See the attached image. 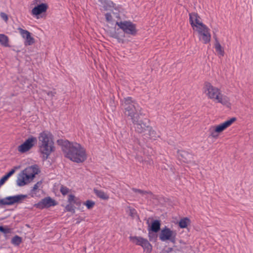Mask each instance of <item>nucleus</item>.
Instances as JSON below:
<instances>
[{
  "label": "nucleus",
  "instance_id": "a878e982",
  "mask_svg": "<svg viewBox=\"0 0 253 253\" xmlns=\"http://www.w3.org/2000/svg\"><path fill=\"white\" fill-rule=\"evenodd\" d=\"M9 39L8 37L4 34H0V43L4 47H9Z\"/></svg>",
  "mask_w": 253,
  "mask_h": 253
},
{
  "label": "nucleus",
  "instance_id": "dca6fc26",
  "mask_svg": "<svg viewBox=\"0 0 253 253\" xmlns=\"http://www.w3.org/2000/svg\"><path fill=\"white\" fill-rule=\"evenodd\" d=\"M236 121V118L235 117L232 118L224 122V123L219 124L216 126V127L218 133L222 132L227 127L230 126L234 122Z\"/></svg>",
  "mask_w": 253,
  "mask_h": 253
},
{
  "label": "nucleus",
  "instance_id": "c9c22d12",
  "mask_svg": "<svg viewBox=\"0 0 253 253\" xmlns=\"http://www.w3.org/2000/svg\"><path fill=\"white\" fill-rule=\"evenodd\" d=\"M69 189L66 186L61 185L60 189V191L64 196L67 195L69 192Z\"/></svg>",
  "mask_w": 253,
  "mask_h": 253
},
{
  "label": "nucleus",
  "instance_id": "423d86ee",
  "mask_svg": "<svg viewBox=\"0 0 253 253\" xmlns=\"http://www.w3.org/2000/svg\"><path fill=\"white\" fill-rule=\"evenodd\" d=\"M146 119L141 120L140 116L138 118H134L132 121L135 131L138 133H142L147 130L150 126L146 122Z\"/></svg>",
  "mask_w": 253,
  "mask_h": 253
},
{
  "label": "nucleus",
  "instance_id": "9d476101",
  "mask_svg": "<svg viewBox=\"0 0 253 253\" xmlns=\"http://www.w3.org/2000/svg\"><path fill=\"white\" fill-rule=\"evenodd\" d=\"M39 147L41 153L43 155L44 160L47 159L55 149L54 143H51L50 144L48 143L39 144Z\"/></svg>",
  "mask_w": 253,
  "mask_h": 253
},
{
  "label": "nucleus",
  "instance_id": "e433bc0d",
  "mask_svg": "<svg viewBox=\"0 0 253 253\" xmlns=\"http://www.w3.org/2000/svg\"><path fill=\"white\" fill-rule=\"evenodd\" d=\"M88 209H92L95 205V202L91 200H87L84 203Z\"/></svg>",
  "mask_w": 253,
  "mask_h": 253
},
{
  "label": "nucleus",
  "instance_id": "4c0bfd02",
  "mask_svg": "<svg viewBox=\"0 0 253 253\" xmlns=\"http://www.w3.org/2000/svg\"><path fill=\"white\" fill-rule=\"evenodd\" d=\"M65 210L67 211H71L75 213V207L72 204H69L65 207Z\"/></svg>",
  "mask_w": 253,
  "mask_h": 253
},
{
  "label": "nucleus",
  "instance_id": "20e7f679",
  "mask_svg": "<svg viewBox=\"0 0 253 253\" xmlns=\"http://www.w3.org/2000/svg\"><path fill=\"white\" fill-rule=\"evenodd\" d=\"M176 232L171 230L170 228L165 226L163 228L159 234V238L162 241H169L173 244L176 243Z\"/></svg>",
  "mask_w": 253,
  "mask_h": 253
},
{
  "label": "nucleus",
  "instance_id": "f8f14e48",
  "mask_svg": "<svg viewBox=\"0 0 253 253\" xmlns=\"http://www.w3.org/2000/svg\"><path fill=\"white\" fill-rule=\"evenodd\" d=\"M56 205L55 201L52 199L50 197H46L42 199L37 204L35 205V207L36 208L42 209L45 208H49L51 206H54Z\"/></svg>",
  "mask_w": 253,
  "mask_h": 253
},
{
  "label": "nucleus",
  "instance_id": "39448f33",
  "mask_svg": "<svg viewBox=\"0 0 253 253\" xmlns=\"http://www.w3.org/2000/svg\"><path fill=\"white\" fill-rule=\"evenodd\" d=\"M116 24L125 33L132 36L135 35L137 33L135 24L130 21L117 22Z\"/></svg>",
  "mask_w": 253,
  "mask_h": 253
},
{
  "label": "nucleus",
  "instance_id": "7c9ffc66",
  "mask_svg": "<svg viewBox=\"0 0 253 253\" xmlns=\"http://www.w3.org/2000/svg\"><path fill=\"white\" fill-rule=\"evenodd\" d=\"M94 192L98 197L102 199L107 200L109 199V196L102 190L94 189Z\"/></svg>",
  "mask_w": 253,
  "mask_h": 253
},
{
  "label": "nucleus",
  "instance_id": "f704fd0d",
  "mask_svg": "<svg viewBox=\"0 0 253 253\" xmlns=\"http://www.w3.org/2000/svg\"><path fill=\"white\" fill-rule=\"evenodd\" d=\"M42 182L41 181H38L36 184H35L34 185L31 191V194H32V196H33L34 194H36L35 192L39 188V187L42 184Z\"/></svg>",
  "mask_w": 253,
  "mask_h": 253
},
{
  "label": "nucleus",
  "instance_id": "7ed1b4c3",
  "mask_svg": "<svg viewBox=\"0 0 253 253\" xmlns=\"http://www.w3.org/2000/svg\"><path fill=\"white\" fill-rule=\"evenodd\" d=\"M122 105L125 110V114L130 117L131 120L134 118H138L141 115V107L131 97L125 98L122 101Z\"/></svg>",
  "mask_w": 253,
  "mask_h": 253
},
{
  "label": "nucleus",
  "instance_id": "a18cd8bd",
  "mask_svg": "<svg viewBox=\"0 0 253 253\" xmlns=\"http://www.w3.org/2000/svg\"><path fill=\"white\" fill-rule=\"evenodd\" d=\"M135 159L139 161V162H143L144 160L141 156L139 155H136L135 156Z\"/></svg>",
  "mask_w": 253,
  "mask_h": 253
},
{
  "label": "nucleus",
  "instance_id": "58836bf2",
  "mask_svg": "<svg viewBox=\"0 0 253 253\" xmlns=\"http://www.w3.org/2000/svg\"><path fill=\"white\" fill-rule=\"evenodd\" d=\"M0 232L4 234H8L11 232V229L7 227H4L3 226H0Z\"/></svg>",
  "mask_w": 253,
  "mask_h": 253
},
{
  "label": "nucleus",
  "instance_id": "37998d69",
  "mask_svg": "<svg viewBox=\"0 0 253 253\" xmlns=\"http://www.w3.org/2000/svg\"><path fill=\"white\" fill-rule=\"evenodd\" d=\"M8 179L4 175L0 179V187Z\"/></svg>",
  "mask_w": 253,
  "mask_h": 253
},
{
  "label": "nucleus",
  "instance_id": "8fccbe9b",
  "mask_svg": "<svg viewBox=\"0 0 253 253\" xmlns=\"http://www.w3.org/2000/svg\"><path fill=\"white\" fill-rule=\"evenodd\" d=\"M150 234H151V233L149 232V237H150H150H151Z\"/></svg>",
  "mask_w": 253,
  "mask_h": 253
},
{
  "label": "nucleus",
  "instance_id": "c03bdc74",
  "mask_svg": "<svg viewBox=\"0 0 253 253\" xmlns=\"http://www.w3.org/2000/svg\"><path fill=\"white\" fill-rule=\"evenodd\" d=\"M15 169H12L8 173L5 175V176L8 178L11 175H12L15 172Z\"/></svg>",
  "mask_w": 253,
  "mask_h": 253
},
{
  "label": "nucleus",
  "instance_id": "09e8293b",
  "mask_svg": "<svg viewBox=\"0 0 253 253\" xmlns=\"http://www.w3.org/2000/svg\"><path fill=\"white\" fill-rule=\"evenodd\" d=\"M1 199H0V202H1ZM0 205L2 206V205H1V202H0Z\"/></svg>",
  "mask_w": 253,
  "mask_h": 253
},
{
  "label": "nucleus",
  "instance_id": "c85d7f7f",
  "mask_svg": "<svg viewBox=\"0 0 253 253\" xmlns=\"http://www.w3.org/2000/svg\"><path fill=\"white\" fill-rule=\"evenodd\" d=\"M209 136L213 138H217L219 136V133L215 127L211 126L209 129Z\"/></svg>",
  "mask_w": 253,
  "mask_h": 253
},
{
  "label": "nucleus",
  "instance_id": "473e14b6",
  "mask_svg": "<svg viewBox=\"0 0 253 253\" xmlns=\"http://www.w3.org/2000/svg\"><path fill=\"white\" fill-rule=\"evenodd\" d=\"M22 242V239L18 236H15L11 240V242L13 244L15 245H19Z\"/></svg>",
  "mask_w": 253,
  "mask_h": 253
},
{
  "label": "nucleus",
  "instance_id": "f257e3e1",
  "mask_svg": "<svg viewBox=\"0 0 253 253\" xmlns=\"http://www.w3.org/2000/svg\"><path fill=\"white\" fill-rule=\"evenodd\" d=\"M63 151L66 157L71 161L79 163L86 159L85 149L77 143H70L68 141L64 142Z\"/></svg>",
  "mask_w": 253,
  "mask_h": 253
},
{
  "label": "nucleus",
  "instance_id": "cd10ccee",
  "mask_svg": "<svg viewBox=\"0 0 253 253\" xmlns=\"http://www.w3.org/2000/svg\"><path fill=\"white\" fill-rule=\"evenodd\" d=\"M68 202L70 204H74L79 206L81 204L80 200L72 194H70L68 196Z\"/></svg>",
  "mask_w": 253,
  "mask_h": 253
},
{
  "label": "nucleus",
  "instance_id": "72a5a7b5",
  "mask_svg": "<svg viewBox=\"0 0 253 253\" xmlns=\"http://www.w3.org/2000/svg\"><path fill=\"white\" fill-rule=\"evenodd\" d=\"M132 190L135 193H138L142 195L146 194L152 195V193L151 191H144V190H142L141 189H136V188H133L132 189Z\"/></svg>",
  "mask_w": 253,
  "mask_h": 253
},
{
  "label": "nucleus",
  "instance_id": "0eeeda50",
  "mask_svg": "<svg viewBox=\"0 0 253 253\" xmlns=\"http://www.w3.org/2000/svg\"><path fill=\"white\" fill-rule=\"evenodd\" d=\"M130 240L137 245L141 246L144 250L150 253L152 250V246L148 240L141 237L130 236Z\"/></svg>",
  "mask_w": 253,
  "mask_h": 253
},
{
  "label": "nucleus",
  "instance_id": "9b49d317",
  "mask_svg": "<svg viewBox=\"0 0 253 253\" xmlns=\"http://www.w3.org/2000/svg\"><path fill=\"white\" fill-rule=\"evenodd\" d=\"M39 144L48 143V144L54 143L53 135L52 134L46 131H44L40 133L39 136Z\"/></svg>",
  "mask_w": 253,
  "mask_h": 253
},
{
  "label": "nucleus",
  "instance_id": "2f4dec72",
  "mask_svg": "<svg viewBox=\"0 0 253 253\" xmlns=\"http://www.w3.org/2000/svg\"><path fill=\"white\" fill-rule=\"evenodd\" d=\"M209 30V28L206 25L203 24L201 25L199 27L195 28L194 30L198 32L199 36L202 33H205Z\"/></svg>",
  "mask_w": 253,
  "mask_h": 253
},
{
  "label": "nucleus",
  "instance_id": "f03ea898",
  "mask_svg": "<svg viewBox=\"0 0 253 253\" xmlns=\"http://www.w3.org/2000/svg\"><path fill=\"white\" fill-rule=\"evenodd\" d=\"M203 92L206 96L215 103H219L226 107H230L231 103L229 98L223 94L219 88L214 86L210 82H205Z\"/></svg>",
  "mask_w": 253,
  "mask_h": 253
},
{
  "label": "nucleus",
  "instance_id": "2eb2a0df",
  "mask_svg": "<svg viewBox=\"0 0 253 253\" xmlns=\"http://www.w3.org/2000/svg\"><path fill=\"white\" fill-rule=\"evenodd\" d=\"M200 20L201 18L197 13L189 14V22L193 30L204 24Z\"/></svg>",
  "mask_w": 253,
  "mask_h": 253
},
{
  "label": "nucleus",
  "instance_id": "412c9836",
  "mask_svg": "<svg viewBox=\"0 0 253 253\" xmlns=\"http://www.w3.org/2000/svg\"><path fill=\"white\" fill-rule=\"evenodd\" d=\"M177 154L178 156L181 157L182 160L185 162H188L192 158L191 154L186 151L178 150Z\"/></svg>",
  "mask_w": 253,
  "mask_h": 253
},
{
  "label": "nucleus",
  "instance_id": "49530a36",
  "mask_svg": "<svg viewBox=\"0 0 253 253\" xmlns=\"http://www.w3.org/2000/svg\"><path fill=\"white\" fill-rule=\"evenodd\" d=\"M172 248H169L168 249V253H169L170 252H171L172 251Z\"/></svg>",
  "mask_w": 253,
  "mask_h": 253
},
{
  "label": "nucleus",
  "instance_id": "5701e85b",
  "mask_svg": "<svg viewBox=\"0 0 253 253\" xmlns=\"http://www.w3.org/2000/svg\"><path fill=\"white\" fill-rule=\"evenodd\" d=\"M211 35L210 33V30L199 36V39L202 40L205 44L209 43L211 41Z\"/></svg>",
  "mask_w": 253,
  "mask_h": 253
},
{
  "label": "nucleus",
  "instance_id": "de8ad7c7",
  "mask_svg": "<svg viewBox=\"0 0 253 253\" xmlns=\"http://www.w3.org/2000/svg\"><path fill=\"white\" fill-rule=\"evenodd\" d=\"M151 162H152V160L149 161L148 162V163H149V164H151Z\"/></svg>",
  "mask_w": 253,
  "mask_h": 253
},
{
  "label": "nucleus",
  "instance_id": "ea45409f",
  "mask_svg": "<svg viewBox=\"0 0 253 253\" xmlns=\"http://www.w3.org/2000/svg\"><path fill=\"white\" fill-rule=\"evenodd\" d=\"M0 15L3 20H4L5 22H7L8 20V16L4 12H1Z\"/></svg>",
  "mask_w": 253,
  "mask_h": 253
},
{
  "label": "nucleus",
  "instance_id": "393cba45",
  "mask_svg": "<svg viewBox=\"0 0 253 253\" xmlns=\"http://www.w3.org/2000/svg\"><path fill=\"white\" fill-rule=\"evenodd\" d=\"M214 38L216 41L215 43V48L216 49V51L218 52V54L222 56H223L224 55V50L222 49L221 45L217 41L216 37L215 36H214Z\"/></svg>",
  "mask_w": 253,
  "mask_h": 253
},
{
  "label": "nucleus",
  "instance_id": "6e6552de",
  "mask_svg": "<svg viewBox=\"0 0 253 253\" xmlns=\"http://www.w3.org/2000/svg\"><path fill=\"white\" fill-rule=\"evenodd\" d=\"M27 197L26 195H17L13 196L7 197L1 199V205H12L15 203H21Z\"/></svg>",
  "mask_w": 253,
  "mask_h": 253
},
{
  "label": "nucleus",
  "instance_id": "1a4fd4ad",
  "mask_svg": "<svg viewBox=\"0 0 253 253\" xmlns=\"http://www.w3.org/2000/svg\"><path fill=\"white\" fill-rule=\"evenodd\" d=\"M37 142V138L35 137H31L28 138L23 144L19 145L18 151L22 153H25L31 149Z\"/></svg>",
  "mask_w": 253,
  "mask_h": 253
},
{
  "label": "nucleus",
  "instance_id": "4be33fe9",
  "mask_svg": "<svg viewBox=\"0 0 253 253\" xmlns=\"http://www.w3.org/2000/svg\"><path fill=\"white\" fill-rule=\"evenodd\" d=\"M147 131L148 132L147 134L149 136L150 139L155 140L160 137L159 133L154 130L152 126H150L147 127Z\"/></svg>",
  "mask_w": 253,
  "mask_h": 253
},
{
  "label": "nucleus",
  "instance_id": "79ce46f5",
  "mask_svg": "<svg viewBox=\"0 0 253 253\" xmlns=\"http://www.w3.org/2000/svg\"><path fill=\"white\" fill-rule=\"evenodd\" d=\"M105 18H106V21H107L108 22H110L112 20V17L111 14L109 13H107L105 14Z\"/></svg>",
  "mask_w": 253,
  "mask_h": 253
},
{
  "label": "nucleus",
  "instance_id": "a211bd4d",
  "mask_svg": "<svg viewBox=\"0 0 253 253\" xmlns=\"http://www.w3.org/2000/svg\"><path fill=\"white\" fill-rule=\"evenodd\" d=\"M48 8V5L46 3H42L37 6H35L32 10V14L33 15H38L43 12L46 11Z\"/></svg>",
  "mask_w": 253,
  "mask_h": 253
},
{
  "label": "nucleus",
  "instance_id": "a19ab883",
  "mask_svg": "<svg viewBox=\"0 0 253 253\" xmlns=\"http://www.w3.org/2000/svg\"><path fill=\"white\" fill-rule=\"evenodd\" d=\"M43 92H45L47 95L51 97L52 98L54 96V95L56 94L55 91H46L45 90H43Z\"/></svg>",
  "mask_w": 253,
  "mask_h": 253
},
{
  "label": "nucleus",
  "instance_id": "ddd939ff",
  "mask_svg": "<svg viewBox=\"0 0 253 253\" xmlns=\"http://www.w3.org/2000/svg\"><path fill=\"white\" fill-rule=\"evenodd\" d=\"M22 171L31 180H33L36 174H38L40 170L39 167L37 165H35L26 168Z\"/></svg>",
  "mask_w": 253,
  "mask_h": 253
},
{
  "label": "nucleus",
  "instance_id": "6ab92c4d",
  "mask_svg": "<svg viewBox=\"0 0 253 253\" xmlns=\"http://www.w3.org/2000/svg\"><path fill=\"white\" fill-rule=\"evenodd\" d=\"M31 180L22 171L19 173L16 180L17 184L19 186H23L26 185Z\"/></svg>",
  "mask_w": 253,
  "mask_h": 253
},
{
  "label": "nucleus",
  "instance_id": "b1692460",
  "mask_svg": "<svg viewBox=\"0 0 253 253\" xmlns=\"http://www.w3.org/2000/svg\"><path fill=\"white\" fill-rule=\"evenodd\" d=\"M160 221L158 220H155L152 223L151 230L154 232L157 233L160 230Z\"/></svg>",
  "mask_w": 253,
  "mask_h": 253
},
{
  "label": "nucleus",
  "instance_id": "f3484780",
  "mask_svg": "<svg viewBox=\"0 0 253 253\" xmlns=\"http://www.w3.org/2000/svg\"><path fill=\"white\" fill-rule=\"evenodd\" d=\"M236 121V118L235 117L232 118L224 122V123L219 124L216 126V127L218 133L222 132L227 127L230 126L234 122Z\"/></svg>",
  "mask_w": 253,
  "mask_h": 253
},
{
  "label": "nucleus",
  "instance_id": "c756f323",
  "mask_svg": "<svg viewBox=\"0 0 253 253\" xmlns=\"http://www.w3.org/2000/svg\"><path fill=\"white\" fill-rule=\"evenodd\" d=\"M102 4L103 7L105 10H107L110 8L114 7V3L109 0H98Z\"/></svg>",
  "mask_w": 253,
  "mask_h": 253
},
{
  "label": "nucleus",
  "instance_id": "aec40b11",
  "mask_svg": "<svg viewBox=\"0 0 253 253\" xmlns=\"http://www.w3.org/2000/svg\"><path fill=\"white\" fill-rule=\"evenodd\" d=\"M110 37L116 39L119 42H123V38L125 35L123 33L122 35L120 33V29H115L114 31L109 33Z\"/></svg>",
  "mask_w": 253,
  "mask_h": 253
},
{
  "label": "nucleus",
  "instance_id": "4468645a",
  "mask_svg": "<svg viewBox=\"0 0 253 253\" xmlns=\"http://www.w3.org/2000/svg\"><path fill=\"white\" fill-rule=\"evenodd\" d=\"M17 29L21 36L25 39L24 42L25 45H31L35 43V39L31 37V33L28 31L21 28H18Z\"/></svg>",
  "mask_w": 253,
  "mask_h": 253
},
{
  "label": "nucleus",
  "instance_id": "bb28decb",
  "mask_svg": "<svg viewBox=\"0 0 253 253\" xmlns=\"http://www.w3.org/2000/svg\"><path fill=\"white\" fill-rule=\"evenodd\" d=\"M191 221L188 217H184L180 220L178 225L181 228H185L189 225Z\"/></svg>",
  "mask_w": 253,
  "mask_h": 253
}]
</instances>
